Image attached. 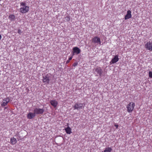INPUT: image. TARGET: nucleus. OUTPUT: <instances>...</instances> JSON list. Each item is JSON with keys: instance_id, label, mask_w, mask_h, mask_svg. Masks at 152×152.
<instances>
[{"instance_id": "nucleus-22", "label": "nucleus", "mask_w": 152, "mask_h": 152, "mask_svg": "<svg viewBox=\"0 0 152 152\" xmlns=\"http://www.w3.org/2000/svg\"><path fill=\"white\" fill-rule=\"evenodd\" d=\"M18 33L19 34H20L22 33L21 30L20 29H19L18 30Z\"/></svg>"}, {"instance_id": "nucleus-18", "label": "nucleus", "mask_w": 152, "mask_h": 152, "mask_svg": "<svg viewBox=\"0 0 152 152\" xmlns=\"http://www.w3.org/2000/svg\"><path fill=\"white\" fill-rule=\"evenodd\" d=\"M112 150V149L111 147L106 148L104 151L102 152H111Z\"/></svg>"}, {"instance_id": "nucleus-6", "label": "nucleus", "mask_w": 152, "mask_h": 152, "mask_svg": "<svg viewBox=\"0 0 152 152\" xmlns=\"http://www.w3.org/2000/svg\"><path fill=\"white\" fill-rule=\"evenodd\" d=\"M44 111L43 108H36L34 109V112L36 114H42Z\"/></svg>"}, {"instance_id": "nucleus-14", "label": "nucleus", "mask_w": 152, "mask_h": 152, "mask_svg": "<svg viewBox=\"0 0 152 152\" xmlns=\"http://www.w3.org/2000/svg\"><path fill=\"white\" fill-rule=\"evenodd\" d=\"M95 71L100 76H101L102 70L100 67L97 68L95 69Z\"/></svg>"}, {"instance_id": "nucleus-15", "label": "nucleus", "mask_w": 152, "mask_h": 152, "mask_svg": "<svg viewBox=\"0 0 152 152\" xmlns=\"http://www.w3.org/2000/svg\"><path fill=\"white\" fill-rule=\"evenodd\" d=\"M65 130L66 133L67 134H70L72 133L71 129L69 126L66 128L65 129Z\"/></svg>"}, {"instance_id": "nucleus-5", "label": "nucleus", "mask_w": 152, "mask_h": 152, "mask_svg": "<svg viewBox=\"0 0 152 152\" xmlns=\"http://www.w3.org/2000/svg\"><path fill=\"white\" fill-rule=\"evenodd\" d=\"M84 106L85 104H84L80 103H76L73 106V108L74 110H79L80 109H82L83 108H84Z\"/></svg>"}, {"instance_id": "nucleus-21", "label": "nucleus", "mask_w": 152, "mask_h": 152, "mask_svg": "<svg viewBox=\"0 0 152 152\" xmlns=\"http://www.w3.org/2000/svg\"><path fill=\"white\" fill-rule=\"evenodd\" d=\"M78 64V63L77 62H75L73 64V66H77Z\"/></svg>"}, {"instance_id": "nucleus-19", "label": "nucleus", "mask_w": 152, "mask_h": 152, "mask_svg": "<svg viewBox=\"0 0 152 152\" xmlns=\"http://www.w3.org/2000/svg\"><path fill=\"white\" fill-rule=\"evenodd\" d=\"M65 19L67 21H69L70 20V18L69 16H67L65 18Z\"/></svg>"}, {"instance_id": "nucleus-2", "label": "nucleus", "mask_w": 152, "mask_h": 152, "mask_svg": "<svg viewBox=\"0 0 152 152\" xmlns=\"http://www.w3.org/2000/svg\"><path fill=\"white\" fill-rule=\"evenodd\" d=\"M53 78V76L50 74H47L45 76H43L42 80L43 82L44 83H49L51 78Z\"/></svg>"}, {"instance_id": "nucleus-16", "label": "nucleus", "mask_w": 152, "mask_h": 152, "mask_svg": "<svg viewBox=\"0 0 152 152\" xmlns=\"http://www.w3.org/2000/svg\"><path fill=\"white\" fill-rule=\"evenodd\" d=\"M10 142L12 145L15 144L17 142L16 139L13 137L11 138L10 139Z\"/></svg>"}, {"instance_id": "nucleus-23", "label": "nucleus", "mask_w": 152, "mask_h": 152, "mask_svg": "<svg viewBox=\"0 0 152 152\" xmlns=\"http://www.w3.org/2000/svg\"><path fill=\"white\" fill-rule=\"evenodd\" d=\"M72 56L69 58L68 60L69 61L71 60L72 58Z\"/></svg>"}, {"instance_id": "nucleus-13", "label": "nucleus", "mask_w": 152, "mask_h": 152, "mask_svg": "<svg viewBox=\"0 0 152 152\" xmlns=\"http://www.w3.org/2000/svg\"><path fill=\"white\" fill-rule=\"evenodd\" d=\"M35 116V114L34 112V113L30 112L27 115V118L29 119H31L34 118Z\"/></svg>"}, {"instance_id": "nucleus-3", "label": "nucleus", "mask_w": 152, "mask_h": 152, "mask_svg": "<svg viewBox=\"0 0 152 152\" xmlns=\"http://www.w3.org/2000/svg\"><path fill=\"white\" fill-rule=\"evenodd\" d=\"M135 105V104L134 102H130L126 107L128 112L129 113L132 112L134 109Z\"/></svg>"}, {"instance_id": "nucleus-20", "label": "nucleus", "mask_w": 152, "mask_h": 152, "mask_svg": "<svg viewBox=\"0 0 152 152\" xmlns=\"http://www.w3.org/2000/svg\"><path fill=\"white\" fill-rule=\"evenodd\" d=\"M149 76L150 77L152 78V72L150 71L149 72Z\"/></svg>"}, {"instance_id": "nucleus-8", "label": "nucleus", "mask_w": 152, "mask_h": 152, "mask_svg": "<svg viewBox=\"0 0 152 152\" xmlns=\"http://www.w3.org/2000/svg\"><path fill=\"white\" fill-rule=\"evenodd\" d=\"M73 50L72 52V55L74 56L75 54H78L81 52L80 50L77 47H75L73 48Z\"/></svg>"}, {"instance_id": "nucleus-12", "label": "nucleus", "mask_w": 152, "mask_h": 152, "mask_svg": "<svg viewBox=\"0 0 152 152\" xmlns=\"http://www.w3.org/2000/svg\"><path fill=\"white\" fill-rule=\"evenodd\" d=\"M119 59L118 56L117 55H115L114 56V58L112 60L110 61V63H112V64L116 63L118 61Z\"/></svg>"}, {"instance_id": "nucleus-25", "label": "nucleus", "mask_w": 152, "mask_h": 152, "mask_svg": "<svg viewBox=\"0 0 152 152\" xmlns=\"http://www.w3.org/2000/svg\"><path fill=\"white\" fill-rule=\"evenodd\" d=\"M69 61H70L69 60H67L66 61V64H68V63L69 62Z\"/></svg>"}, {"instance_id": "nucleus-1", "label": "nucleus", "mask_w": 152, "mask_h": 152, "mask_svg": "<svg viewBox=\"0 0 152 152\" xmlns=\"http://www.w3.org/2000/svg\"><path fill=\"white\" fill-rule=\"evenodd\" d=\"M20 12L22 13H25L28 12L29 10V7L26 5L25 3L22 2L20 3Z\"/></svg>"}, {"instance_id": "nucleus-9", "label": "nucleus", "mask_w": 152, "mask_h": 152, "mask_svg": "<svg viewBox=\"0 0 152 152\" xmlns=\"http://www.w3.org/2000/svg\"><path fill=\"white\" fill-rule=\"evenodd\" d=\"M10 100V99L8 97L4 98L3 99V103L1 104V106H5L9 102Z\"/></svg>"}, {"instance_id": "nucleus-17", "label": "nucleus", "mask_w": 152, "mask_h": 152, "mask_svg": "<svg viewBox=\"0 0 152 152\" xmlns=\"http://www.w3.org/2000/svg\"><path fill=\"white\" fill-rule=\"evenodd\" d=\"M8 18L11 21H13L15 19V16L14 15H10L9 16Z\"/></svg>"}, {"instance_id": "nucleus-11", "label": "nucleus", "mask_w": 152, "mask_h": 152, "mask_svg": "<svg viewBox=\"0 0 152 152\" xmlns=\"http://www.w3.org/2000/svg\"><path fill=\"white\" fill-rule=\"evenodd\" d=\"M132 17L131 12L130 10H128L127 11V13L125 17V20L131 18Z\"/></svg>"}, {"instance_id": "nucleus-7", "label": "nucleus", "mask_w": 152, "mask_h": 152, "mask_svg": "<svg viewBox=\"0 0 152 152\" xmlns=\"http://www.w3.org/2000/svg\"><path fill=\"white\" fill-rule=\"evenodd\" d=\"M92 42L94 43L101 45V42L100 38L96 36L92 39Z\"/></svg>"}, {"instance_id": "nucleus-24", "label": "nucleus", "mask_w": 152, "mask_h": 152, "mask_svg": "<svg viewBox=\"0 0 152 152\" xmlns=\"http://www.w3.org/2000/svg\"><path fill=\"white\" fill-rule=\"evenodd\" d=\"M116 127V129H117L118 127V125L116 124H115L114 125Z\"/></svg>"}, {"instance_id": "nucleus-4", "label": "nucleus", "mask_w": 152, "mask_h": 152, "mask_svg": "<svg viewBox=\"0 0 152 152\" xmlns=\"http://www.w3.org/2000/svg\"><path fill=\"white\" fill-rule=\"evenodd\" d=\"M145 48L148 50L152 51V41H149L145 44Z\"/></svg>"}, {"instance_id": "nucleus-10", "label": "nucleus", "mask_w": 152, "mask_h": 152, "mask_svg": "<svg viewBox=\"0 0 152 152\" xmlns=\"http://www.w3.org/2000/svg\"><path fill=\"white\" fill-rule=\"evenodd\" d=\"M50 103L54 108L56 107L58 104V102L56 100H51L50 101Z\"/></svg>"}, {"instance_id": "nucleus-26", "label": "nucleus", "mask_w": 152, "mask_h": 152, "mask_svg": "<svg viewBox=\"0 0 152 152\" xmlns=\"http://www.w3.org/2000/svg\"><path fill=\"white\" fill-rule=\"evenodd\" d=\"M1 35L0 34V40L1 39Z\"/></svg>"}]
</instances>
